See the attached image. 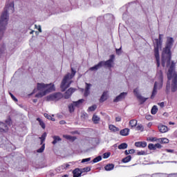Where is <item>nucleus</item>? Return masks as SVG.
<instances>
[{
  "instance_id": "obj_51",
  "label": "nucleus",
  "mask_w": 177,
  "mask_h": 177,
  "mask_svg": "<svg viewBox=\"0 0 177 177\" xmlns=\"http://www.w3.org/2000/svg\"><path fill=\"white\" fill-rule=\"evenodd\" d=\"M90 93H91V91H89V90H85L84 96H89Z\"/></svg>"
},
{
  "instance_id": "obj_22",
  "label": "nucleus",
  "mask_w": 177,
  "mask_h": 177,
  "mask_svg": "<svg viewBox=\"0 0 177 177\" xmlns=\"http://www.w3.org/2000/svg\"><path fill=\"white\" fill-rule=\"evenodd\" d=\"M53 139H54V140L52 142L53 145H56V143H57L58 142H62V138H60V137L57 136H53Z\"/></svg>"
},
{
  "instance_id": "obj_26",
  "label": "nucleus",
  "mask_w": 177,
  "mask_h": 177,
  "mask_svg": "<svg viewBox=\"0 0 177 177\" xmlns=\"http://www.w3.org/2000/svg\"><path fill=\"white\" fill-rule=\"evenodd\" d=\"M64 167H66V165H62V166L57 167V169H55L56 172H57V174L63 172V171H64Z\"/></svg>"
},
{
  "instance_id": "obj_19",
  "label": "nucleus",
  "mask_w": 177,
  "mask_h": 177,
  "mask_svg": "<svg viewBox=\"0 0 177 177\" xmlns=\"http://www.w3.org/2000/svg\"><path fill=\"white\" fill-rule=\"evenodd\" d=\"M137 99L140 102V104H143V103H145V102H146V100H147V99H149V98L145 97L142 96V95H140L137 97Z\"/></svg>"
},
{
  "instance_id": "obj_35",
  "label": "nucleus",
  "mask_w": 177,
  "mask_h": 177,
  "mask_svg": "<svg viewBox=\"0 0 177 177\" xmlns=\"http://www.w3.org/2000/svg\"><path fill=\"white\" fill-rule=\"evenodd\" d=\"M46 138V133H43L42 136L41 137H39V139H41V145H42V143H44V142H45Z\"/></svg>"
},
{
  "instance_id": "obj_23",
  "label": "nucleus",
  "mask_w": 177,
  "mask_h": 177,
  "mask_svg": "<svg viewBox=\"0 0 177 177\" xmlns=\"http://www.w3.org/2000/svg\"><path fill=\"white\" fill-rule=\"evenodd\" d=\"M92 120L94 124H99V122L100 121V118H99L97 115H93Z\"/></svg>"
},
{
  "instance_id": "obj_1",
  "label": "nucleus",
  "mask_w": 177,
  "mask_h": 177,
  "mask_svg": "<svg viewBox=\"0 0 177 177\" xmlns=\"http://www.w3.org/2000/svg\"><path fill=\"white\" fill-rule=\"evenodd\" d=\"M14 12L15 3L13 2L6 3L0 16V30H5L6 26H8V21H9V15Z\"/></svg>"
},
{
  "instance_id": "obj_17",
  "label": "nucleus",
  "mask_w": 177,
  "mask_h": 177,
  "mask_svg": "<svg viewBox=\"0 0 177 177\" xmlns=\"http://www.w3.org/2000/svg\"><path fill=\"white\" fill-rule=\"evenodd\" d=\"M73 177H80L81 176V174H82V172L81 171V169H75V170H73Z\"/></svg>"
},
{
  "instance_id": "obj_43",
  "label": "nucleus",
  "mask_w": 177,
  "mask_h": 177,
  "mask_svg": "<svg viewBox=\"0 0 177 177\" xmlns=\"http://www.w3.org/2000/svg\"><path fill=\"white\" fill-rule=\"evenodd\" d=\"M137 156H146V151H139L137 152Z\"/></svg>"
},
{
  "instance_id": "obj_8",
  "label": "nucleus",
  "mask_w": 177,
  "mask_h": 177,
  "mask_svg": "<svg viewBox=\"0 0 177 177\" xmlns=\"http://www.w3.org/2000/svg\"><path fill=\"white\" fill-rule=\"evenodd\" d=\"M156 78L158 79V82H156L153 86V90L152 91V95L151 99H154V96L157 95V89H161L162 88V71H159L156 74Z\"/></svg>"
},
{
  "instance_id": "obj_41",
  "label": "nucleus",
  "mask_w": 177,
  "mask_h": 177,
  "mask_svg": "<svg viewBox=\"0 0 177 177\" xmlns=\"http://www.w3.org/2000/svg\"><path fill=\"white\" fill-rule=\"evenodd\" d=\"M45 150V144H44L40 149H37V153H42Z\"/></svg>"
},
{
  "instance_id": "obj_42",
  "label": "nucleus",
  "mask_w": 177,
  "mask_h": 177,
  "mask_svg": "<svg viewBox=\"0 0 177 177\" xmlns=\"http://www.w3.org/2000/svg\"><path fill=\"white\" fill-rule=\"evenodd\" d=\"M148 148L149 150H156L154 144H149Z\"/></svg>"
},
{
  "instance_id": "obj_2",
  "label": "nucleus",
  "mask_w": 177,
  "mask_h": 177,
  "mask_svg": "<svg viewBox=\"0 0 177 177\" xmlns=\"http://www.w3.org/2000/svg\"><path fill=\"white\" fill-rule=\"evenodd\" d=\"M167 78L168 81L166 86L167 91H169L171 89V92H176L177 91V74L175 73V62H171V66L169 68L167 73Z\"/></svg>"
},
{
  "instance_id": "obj_45",
  "label": "nucleus",
  "mask_w": 177,
  "mask_h": 177,
  "mask_svg": "<svg viewBox=\"0 0 177 177\" xmlns=\"http://www.w3.org/2000/svg\"><path fill=\"white\" fill-rule=\"evenodd\" d=\"M110 152H108V153H104L103 154V158H109L110 157Z\"/></svg>"
},
{
  "instance_id": "obj_53",
  "label": "nucleus",
  "mask_w": 177,
  "mask_h": 177,
  "mask_svg": "<svg viewBox=\"0 0 177 177\" xmlns=\"http://www.w3.org/2000/svg\"><path fill=\"white\" fill-rule=\"evenodd\" d=\"M63 165H65L64 169H68V167H70V165H68V164H64Z\"/></svg>"
},
{
  "instance_id": "obj_33",
  "label": "nucleus",
  "mask_w": 177,
  "mask_h": 177,
  "mask_svg": "<svg viewBox=\"0 0 177 177\" xmlns=\"http://www.w3.org/2000/svg\"><path fill=\"white\" fill-rule=\"evenodd\" d=\"M44 117L47 118V120H50V121H55V118H53L51 115H48V113H44Z\"/></svg>"
},
{
  "instance_id": "obj_52",
  "label": "nucleus",
  "mask_w": 177,
  "mask_h": 177,
  "mask_svg": "<svg viewBox=\"0 0 177 177\" xmlns=\"http://www.w3.org/2000/svg\"><path fill=\"white\" fill-rule=\"evenodd\" d=\"M121 120H122V118H121L120 116H117V117L115 118V121H116V122H121Z\"/></svg>"
},
{
  "instance_id": "obj_54",
  "label": "nucleus",
  "mask_w": 177,
  "mask_h": 177,
  "mask_svg": "<svg viewBox=\"0 0 177 177\" xmlns=\"http://www.w3.org/2000/svg\"><path fill=\"white\" fill-rule=\"evenodd\" d=\"M37 30H38L39 32H42V28H41L40 25L38 26Z\"/></svg>"
},
{
  "instance_id": "obj_18",
  "label": "nucleus",
  "mask_w": 177,
  "mask_h": 177,
  "mask_svg": "<svg viewBox=\"0 0 177 177\" xmlns=\"http://www.w3.org/2000/svg\"><path fill=\"white\" fill-rule=\"evenodd\" d=\"M6 53V46L5 44L0 45V56H2V55H5Z\"/></svg>"
},
{
  "instance_id": "obj_34",
  "label": "nucleus",
  "mask_w": 177,
  "mask_h": 177,
  "mask_svg": "<svg viewBox=\"0 0 177 177\" xmlns=\"http://www.w3.org/2000/svg\"><path fill=\"white\" fill-rule=\"evenodd\" d=\"M80 171H81L82 174L84 172H89V171H91V167H86L83 169H81Z\"/></svg>"
},
{
  "instance_id": "obj_38",
  "label": "nucleus",
  "mask_w": 177,
  "mask_h": 177,
  "mask_svg": "<svg viewBox=\"0 0 177 177\" xmlns=\"http://www.w3.org/2000/svg\"><path fill=\"white\" fill-rule=\"evenodd\" d=\"M74 107H75V105H74L73 103L68 106L70 113H73V111H74Z\"/></svg>"
},
{
  "instance_id": "obj_58",
  "label": "nucleus",
  "mask_w": 177,
  "mask_h": 177,
  "mask_svg": "<svg viewBox=\"0 0 177 177\" xmlns=\"http://www.w3.org/2000/svg\"><path fill=\"white\" fill-rule=\"evenodd\" d=\"M59 124H60V125H64V124H66V121L61 120V121H59Z\"/></svg>"
},
{
  "instance_id": "obj_16",
  "label": "nucleus",
  "mask_w": 177,
  "mask_h": 177,
  "mask_svg": "<svg viewBox=\"0 0 177 177\" xmlns=\"http://www.w3.org/2000/svg\"><path fill=\"white\" fill-rule=\"evenodd\" d=\"M135 146L136 147L145 148L147 146V142H135Z\"/></svg>"
},
{
  "instance_id": "obj_32",
  "label": "nucleus",
  "mask_w": 177,
  "mask_h": 177,
  "mask_svg": "<svg viewBox=\"0 0 177 177\" xmlns=\"http://www.w3.org/2000/svg\"><path fill=\"white\" fill-rule=\"evenodd\" d=\"M97 109V106L96 105H93L90 107H88L87 111H95Z\"/></svg>"
},
{
  "instance_id": "obj_29",
  "label": "nucleus",
  "mask_w": 177,
  "mask_h": 177,
  "mask_svg": "<svg viewBox=\"0 0 177 177\" xmlns=\"http://www.w3.org/2000/svg\"><path fill=\"white\" fill-rule=\"evenodd\" d=\"M157 111H158V108L157 107V106L154 105L151 110V114H153V115H154L157 114Z\"/></svg>"
},
{
  "instance_id": "obj_7",
  "label": "nucleus",
  "mask_w": 177,
  "mask_h": 177,
  "mask_svg": "<svg viewBox=\"0 0 177 177\" xmlns=\"http://www.w3.org/2000/svg\"><path fill=\"white\" fill-rule=\"evenodd\" d=\"M153 44H154V53H155V57L156 59L157 67H160V54L158 53V50L161 48V46L162 45V37L161 35H159V39H154Z\"/></svg>"
},
{
  "instance_id": "obj_59",
  "label": "nucleus",
  "mask_w": 177,
  "mask_h": 177,
  "mask_svg": "<svg viewBox=\"0 0 177 177\" xmlns=\"http://www.w3.org/2000/svg\"><path fill=\"white\" fill-rule=\"evenodd\" d=\"M158 106H160V107H164V102H160V103H158Z\"/></svg>"
},
{
  "instance_id": "obj_31",
  "label": "nucleus",
  "mask_w": 177,
  "mask_h": 177,
  "mask_svg": "<svg viewBox=\"0 0 177 177\" xmlns=\"http://www.w3.org/2000/svg\"><path fill=\"white\" fill-rule=\"evenodd\" d=\"M37 121H39V125L43 128V129H45V123L41 120V118H37Z\"/></svg>"
},
{
  "instance_id": "obj_20",
  "label": "nucleus",
  "mask_w": 177,
  "mask_h": 177,
  "mask_svg": "<svg viewBox=\"0 0 177 177\" xmlns=\"http://www.w3.org/2000/svg\"><path fill=\"white\" fill-rule=\"evenodd\" d=\"M136 125H138V120H131L129 121V126L131 129L135 128V127H136Z\"/></svg>"
},
{
  "instance_id": "obj_55",
  "label": "nucleus",
  "mask_w": 177,
  "mask_h": 177,
  "mask_svg": "<svg viewBox=\"0 0 177 177\" xmlns=\"http://www.w3.org/2000/svg\"><path fill=\"white\" fill-rule=\"evenodd\" d=\"M129 153L130 154H133V153H135V149H130V150H129Z\"/></svg>"
},
{
  "instance_id": "obj_37",
  "label": "nucleus",
  "mask_w": 177,
  "mask_h": 177,
  "mask_svg": "<svg viewBox=\"0 0 177 177\" xmlns=\"http://www.w3.org/2000/svg\"><path fill=\"white\" fill-rule=\"evenodd\" d=\"M6 26H5L4 29H0V41L2 39V37H3V32L6 30Z\"/></svg>"
},
{
  "instance_id": "obj_24",
  "label": "nucleus",
  "mask_w": 177,
  "mask_h": 177,
  "mask_svg": "<svg viewBox=\"0 0 177 177\" xmlns=\"http://www.w3.org/2000/svg\"><path fill=\"white\" fill-rule=\"evenodd\" d=\"M84 102H85V100L81 99V100H79L78 101L73 102V104L75 107H78V106H80V104H82Z\"/></svg>"
},
{
  "instance_id": "obj_3",
  "label": "nucleus",
  "mask_w": 177,
  "mask_h": 177,
  "mask_svg": "<svg viewBox=\"0 0 177 177\" xmlns=\"http://www.w3.org/2000/svg\"><path fill=\"white\" fill-rule=\"evenodd\" d=\"M174 44V39L172 37H167V41L166 42V46L163 48L162 53V67H165L166 66L168 67L169 64H171V48H172V45Z\"/></svg>"
},
{
  "instance_id": "obj_61",
  "label": "nucleus",
  "mask_w": 177,
  "mask_h": 177,
  "mask_svg": "<svg viewBox=\"0 0 177 177\" xmlns=\"http://www.w3.org/2000/svg\"><path fill=\"white\" fill-rule=\"evenodd\" d=\"M124 153L126 154V156H128V154H130V153H129V151H128V150H126V151H124Z\"/></svg>"
},
{
  "instance_id": "obj_21",
  "label": "nucleus",
  "mask_w": 177,
  "mask_h": 177,
  "mask_svg": "<svg viewBox=\"0 0 177 177\" xmlns=\"http://www.w3.org/2000/svg\"><path fill=\"white\" fill-rule=\"evenodd\" d=\"M105 171H113L114 169L113 164H108L104 167Z\"/></svg>"
},
{
  "instance_id": "obj_9",
  "label": "nucleus",
  "mask_w": 177,
  "mask_h": 177,
  "mask_svg": "<svg viewBox=\"0 0 177 177\" xmlns=\"http://www.w3.org/2000/svg\"><path fill=\"white\" fill-rule=\"evenodd\" d=\"M63 97V95L60 93H57L54 94H51L46 97L48 102H57V100H60Z\"/></svg>"
},
{
  "instance_id": "obj_49",
  "label": "nucleus",
  "mask_w": 177,
  "mask_h": 177,
  "mask_svg": "<svg viewBox=\"0 0 177 177\" xmlns=\"http://www.w3.org/2000/svg\"><path fill=\"white\" fill-rule=\"evenodd\" d=\"M88 161H91V158L82 159V162H88Z\"/></svg>"
},
{
  "instance_id": "obj_63",
  "label": "nucleus",
  "mask_w": 177,
  "mask_h": 177,
  "mask_svg": "<svg viewBox=\"0 0 177 177\" xmlns=\"http://www.w3.org/2000/svg\"><path fill=\"white\" fill-rule=\"evenodd\" d=\"M169 125H175V123L172 122H169Z\"/></svg>"
},
{
  "instance_id": "obj_27",
  "label": "nucleus",
  "mask_w": 177,
  "mask_h": 177,
  "mask_svg": "<svg viewBox=\"0 0 177 177\" xmlns=\"http://www.w3.org/2000/svg\"><path fill=\"white\" fill-rule=\"evenodd\" d=\"M127 148H128V144L125 142L122 143L118 146L119 150H124Z\"/></svg>"
},
{
  "instance_id": "obj_12",
  "label": "nucleus",
  "mask_w": 177,
  "mask_h": 177,
  "mask_svg": "<svg viewBox=\"0 0 177 177\" xmlns=\"http://www.w3.org/2000/svg\"><path fill=\"white\" fill-rule=\"evenodd\" d=\"M158 129L161 133H165V132H168V127L165 125L160 124L158 126Z\"/></svg>"
},
{
  "instance_id": "obj_13",
  "label": "nucleus",
  "mask_w": 177,
  "mask_h": 177,
  "mask_svg": "<svg viewBox=\"0 0 177 177\" xmlns=\"http://www.w3.org/2000/svg\"><path fill=\"white\" fill-rule=\"evenodd\" d=\"M109 129L113 133H115V132H118V131H120V129L115 127L114 124H109Z\"/></svg>"
},
{
  "instance_id": "obj_15",
  "label": "nucleus",
  "mask_w": 177,
  "mask_h": 177,
  "mask_svg": "<svg viewBox=\"0 0 177 177\" xmlns=\"http://www.w3.org/2000/svg\"><path fill=\"white\" fill-rule=\"evenodd\" d=\"M121 136H128L129 135V129L125 128L120 131Z\"/></svg>"
},
{
  "instance_id": "obj_11",
  "label": "nucleus",
  "mask_w": 177,
  "mask_h": 177,
  "mask_svg": "<svg viewBox=\"0 0 177 177\" xmlns=\"http://www.w3.org/2000/svg\"><path fill=\"white\" fill-rule=\"evenodd\" d=\"M75 92V88H70L68 89V91H66L64 97L65 99H70L71 97V95Z\"/></svg>"
},
{
  "instance_id": "obj_14",
  "label": "nucleus",
  "mask_w": 177,
  "mask_h": 177,
  "mask_svg": "<svg viewBox=\"0 0 177 177\" xmlns=\"http://www.w3.org/2000/svg\"><path fill=\"white\" fill-rule=\"evenodd\" d=\"M8 131V126L6 124L0 122V132H6Z\"/></svg>"
},
{
  "instance_id": "obj_62",
  "label": "nucleus",
  "mask_w": 177,
  "mask_h": 177,
  "mask_svg": "<svg viewBox=\"0 0 177 177\" xmlns=\"http://www.w3.org/2000/svg\"><path fill=\"white\" fill-rule=\"evenodd\" d=\"M166 162H172L174 164H177V161H167Z\"/></svg>"
},
{
  "instance_id": "obj_56",
  "label": "nucleus",
  "mask_w": 177,
  "mask_h": 177,
  "mask_svg": "<svg viewBox=\"0 0 177 177\" xmlns=\"http://www.w3.org/2000/svg\"><path fill=\"white\" fill-rule=\"evenodd\" d=\"M149 140L151 142H156V140H157V139L156 138H149Z\"/></svg>"
},
{
  "instance_id": "obj_5",
  "label": "nucleus",
  "mask_w": 177,
  "mask_h": 177,
  "mask_svg": "<svg viewBox=\"0 0 177 177\" xmlns=\"http://www.w3.org/2000/svg\"><path fill=\"white\" fill-rule=\"evenodd\" d=\"M76 73L74 68H71V73H68L64 77L60 85L62 92H64L67 88H70V86L73 84V80H71L74 78Z\"/></svg>"
},
{
  "instance_id": "obj_4",
  "label": "nucleus",
  "mask_w": 177,
  "mask_h": 177,
  "mask_svg": "<svg viewBox=\"0 0 177 177\" xmlns=\"http://www.w3.org/2000/svg\"><path fill=\"white\" fill-rule=\"evenodd\" d=\"M37 89L40 91V92L35 95V97H43V96L48 95L50 92L55 91V84L37 83Z\"/></svg>"
},
{
  "instance_id": "obj_40",
  "label": "nucleus",
  "mask_w": 177,
  "mask_h": 177,
  "mask_svg": "<svg viewBox=\"0 0 177 177\" xmlns=\"http://www.w3.org/2000/svg\"><path fill=\"white\" fill-rule=\"evenodd\" d=\"M136 129H137V131H141V132H143V131H144V128H143V125H142V124H138V126H137V127H136Z\"/></svg>"
},
{
  "instance_id": "obj_28",
  "label": "nucleus",
  "mask_w": 177,
  "mask_h": 177,
  "mask_svg": "<svg viewBox=\"0 0 177 177\" xmlns=\"http://www.w3.org/2000/svg\"><path fill=\"white\" fill-rule=\"evenodd\" d=\"M63 138H64L65 139H67V140H72V141H74L75 140V139H77V138L74 136H68V135H64Z\"/></svg>"
},
{
  "instance_id": "obj_47",
  "label": "nucleus",
  "mask_w": 177,
  "mask_h": 177,
  "mask_svg": "<svg viewBox=\"0 0 177 177\" xmlns=\"http://www.w3.org/2000/svg\"><path fill=\"white\" fill-rule=\"evenodd\" d=\"M10 95L12 100H14V102H17V98H16V97H15V95H13V94H12V93H10Z\"/></svg>"
},
{
  "instance_id": "obj_50",
  "label": "nucleus",
  "mask_w": 177,
  "mask_h": 177,
  "mask_svg": "<svg viewBox=\"0 0 177 177\" xmlns=\"http://www.w3.org/2000/svg\"><path fill=\"white\" fill-rule=\"evenodd\" d=\"M121 49H122V47H120V48L115 49L117 55H121Z\"/></svg>"
},
{
  "instance_id": "obj_60",
  "label": "nucleus",
  "mask_w": 177,
  "mask_h": 177,
  "mask_svg": "<svg viewBox=\"0 0 177 177\" xmlns=\"http://www.w3.org/2000/svg\"><path fill=\"white\" fill-rule=\"evenodd\" d=\"M166 151L167 153H172L174 151V150L173 149H166Z\"/></svg>"
},
{
  "instance_id": "obj_6",
  "label": "nucleus",
  "mask_w": 177,
  "mask_h": 177,
  "mask_svg": "<svg viewBox=\"0 0 177 177\" xmlns=\"http://www.w3.org/2000/svg\"><path fill=\"white\" fill-rule=\"evenodd\" d=\"M114 59H115V56L114 55H111L109 59L107 61L100 62L97 65L91 67L89 70L90 71H97V70L101 67H103V66L108 67V68H111V67H113V63H114Z\"/></svg>"
},
{
  "instance_id": "obj_64",
  "label": "nucleus",
  "mask_w": 177,
  "mask_h": 177,
  "mask_svg": "<svg viewBox=\"0 0 177 177\" xmlns=\"http://www.w3.org/2000/svg\"><path fill=\"white\" fill-rule=\"evenodd\" d=\"M62 177H68V175L65 174V175H64Z\"/></svg>"
},
{
  "instance_id": "obj_25",
  "label": "nucleus",
  "mask_w": 177,
  "mask_h": 177,
  "mask_svg": "<svg viewBox=\"0 0 177 177\" xmlns=\"http://www.w3.org/2000/svg\"><path fill=\"white\" fill-rule=\"evenodd\" d=\"M106 100H107V91H104L100 97V102H106Z\"/></svg>"
},
{
  "instance_id": "obj_46",
  "label": "nucleus",
  "mask_w": 177,
  "mask_h": 177,
  "mask_svg": "<svg viewBox=\"0 0 177 177\" xmlns=\"http://www.w3.org/2000/svg\"><path fill=\"white\" fill-rule=\"evenodd\" d=\"M91 86H92V84L86 83V88H85V90L90 91Z\"/></svg>"
},
{
  "instance_id": "obj_39",
  "label": "nucleus",
  "mask_w": 177,
  "mask_h": 177,
  "mask_svg": "<svg viewBox=\"0 0 177 177\" xmlns=\"http://www.w3.org/2000/svg\"><path fill=\"white\" fill-rule=\"evenodd\" d=\"M133 93L134 95L136 96V97H138V96L140 95V94L139 93V88H136L133 90Z\"/></svg>"
},
{
  "instance_id": "obj_36",
  "label": "nucleus",
  "mask_w": 177,
  "mask_h": 177,
  "mask_svg": "<svg viewBox=\"0 0 177 177\" xmlns=\"http://www.w3.org/2000/svg\"><path fill=\"white\" fill-rule=\"evenodd\" d=\"M99 161H102V156H99L96 158H95L93 160V162H99Z\"/></svg>"
},
{
  "instance_id": "obj_44",
  "label": "nucleus",
  "mask_w": 177,
  "mask_h": 177,
  "mask_svg": "<svg viewBox=\"0 0 177 177\" xmlns=\"http://www.w3.org/2000/svg\"><path fill=\"white\" fill-rule=\"evenodd\" d=\"M161 143H169V140L168 138H161Z\"/></svg>"
},
{
  "instance_id": "obj_10",
  "label": "nucleus",
  "mask_w": 177,
  "mask_h": 177,
  "mask_svg": "<svg viewBox=\"0 0 177 177\" xmlns=\"http://www.w3.org/2000/svg\"><path fill=\"white\" fill-rule=\"evenodd\" d=\"M128 95V93L123 92L121 93L119 95H118L114 100L113 102L115 103H118V102H121L122 100H124L125 97H127V95Z\"/></svg>"
},
{
  "instance_id": "obj_57",
  "label": "nucleus",
  "mask_w": 177,
  "mask_h": 177,
  "mask_svg": "<svg viewBox=\"0 0 177 177\" xmlns=\"http://www.w3.org/2000/svg\"><path fill=\"white\" fill-rule=\"evenodd\" d=\"M145 118H146V120H151V115H148L145 116Z\"/></svg>"
},
{
  "instance_id": "obj_30",
  "label": "nucleus",
  "mask_w": 177,
  "mask_h": 177,
  "mask_svg": "<svg viewBox=\"0 0 177 177\" xmlns=\"http://www.w3.org/2000/svg\"><path fill=\"white\" fill-rule=\"evenodd\" d=\"M131 160H132V157L131 156H128L126 158H123L122 160V162L127 163V162H129V161H131Z\"/></svg>"
},
{
  "instance_id": "obj_48",
  "label": "nucleus",
  "mask_w": 177,
  "mask_h": 177,
  "mask_svg": "<svg viewBox=\"0 0 177 177\" xmlns=\"http://www.w3.org/2000/svg\"><path fill=\"white\" fill-rule=\"evenodd\" d=\"M161 147H162V146H161L159 143L155 145V150L157 149H161Z\"/></svg>"
}]
</instances>
